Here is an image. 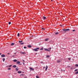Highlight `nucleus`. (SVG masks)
I'll use <instances>...</instances> for the list:
<instances>
[{
	"label": "nucleus",
	"instance_id": "nucleus-19",
	"mask_svg": "<svg viewBox=\"0 0 78 78\" xmlns=\"http://www.w3.org/2000/svg\"><path fill=\"white\" fill-rule=\"evenodd\" d=\"M50 57V55H47L46 58H49Z\"/></svg>",
	"mask_w": 78,
	"mask_h": 78
},
{
	"label": "nucleus",
	"instance_id": "nucleus-17",
	"mask_svg": "<svg viewBox=\"0 0 78 78\" xmlns=\"http://www.w3.org/2000/svg\"><path fill=\"white\" fill-rule=\"evenodd\" d=\"M59 34L58 32H56L55 33V34H56V35H57V34Z\"/></svg>",
	"mask_w": 78,
	"mask_h": 78
},
{
	"label": "nucleus",
	"instance_id": "nucleus-25",
	"mask_svg": "<svg viewBox=\"0 0 78 78\" xmlns=\"http://www.w3.org/2000/svg\"><path fill=\"white\" fill-rule=\"evenodd\" d=\"M22 42H23V41H19V42H20V43Z\"/></svg>",
	"mask_w": 78,
	"mask_h": 78
},
{
	"label": "nucleus",
	"instance_id": "nucleus-41",
	"mask_svg": "<svg viewBox=\"0 0 78 78\" xmlns=\"http://www.w3.org/2000/svg\"><path fill=\"white\" fill-rule=\"evenodd\" d=\"M25 64V63L24 62H23V64Z\"/></svg>",
	"mask_w": 78,
	"mask_h": 78
},
{
	"label": "nucleus",
	"instance_id": "nucleus-33",
	"mask_svg": "<svg viewBox=\"0 0 78 78\" xmlns=\"http://www.w3.org/2000/svg\"><path fill=\"white\" fill-rule=\"evenodd\" d=\"M24 48H27V47H24Z\"/></svg>",
	"mask_w": 78,
	"mask_h": 78
},
{
	"label": "nucleus",
	"instance_id": "nucleus-1",
	"mask_svg": "<svg viewBox=\"0 0 78 78\" xmlns=\"http://www.w3.org/2000/svg\"><path fill=\"white\" fill-rule=\"evenodd\" d=\"M48 49H48L44 48V50H45V51H51V48H48Z\"/></svg>",
	"mask_w": 78,
	"mask_h": 78
},
{
	"label": "nucleus",
	"instance_id": "nucleus-21",
	"mask_svg": "<svg viewBox=\"0 0 78 78\" xmlns=\"http://www.w3.org/2000/svg\"><path fill=\"white\" fill-rule=\"evenodd\" d=\"M20 44H21V45H23V44H24V43H21Z\"/></svg>",
	"mask_w": 78,
	"mask_h": 78
},
{
	"label": "nucleus",
	"instance_id": "nucleus-14",
	"mask_svg": "<svg viewBox=\"0 0 78 78\" xmlns=\"http://www.w3.org/2000/svg\"><path fill=\"white\" fill-rule=\"evenodd\" d=\"M17 64H20V62L18 61L16 62Z\"/></svg>",
	"mask_w": 78,
	"mask_h": 78
},
{
	"label": "nucleus",
	"instance_id": "nucleus-40",
	"mask_svg": "<svg viewBox=\"0 0 78 78\" xmlns=\"http://www.w3.org/2000/svg\"><path fill=\"white\" fill-rule=\"evenodd\" d=\"M2 55V54L1 53H0V55Z\"/></svg>",
	"mask_w": 78,
	"mask_h": 78
},
{
	"label": "nucleus",
	"instance_id": "nucleus-11",
	"mask_svg": "<svg viewBox=\"0 0 78 78\" xmlns=\"http://www.w3.org/2000/svg\"><path fill=\"white\" fill-rule=\"evenodd\" d=\"M28 48H31V46L30 45H29L28 46Z\"/></svg>",
	"mask_w": 78,
	"mask_h": 78
},
{
	"label": "nucleus",
	"instance_id": "nucleus-16",
	"mask_svg": "<svg viewBox=\"0 0 78 78\" xmlns=\"http://www.w3.org/2000/svg\"><path fill=\"white\" fill-rule=\"evenodd\" d=\"M16 65H13V67L15 68L16 67Z\"/></svg>",
	"mask_w": 78,
	"mask_h": 78
},
{
	"label": "nucleus",
	"instance_id": "nucleus-12",
	"mask_svg": "<svg viewBox=\"0 0 78 78\" xmlns=\"http://www.w3.org/2000/svg\"><path fill=\"white\" fill-rule=\"evenodd\" d=\"M14 45V43H12L11 44V45L12 46V45Z\"/></svg>",
	"mask_w": 78,
	"mask_h": 78
},
{
	"label": "nucleus",
	"instance_id": "nucleus-32",
	"mask_svg": "<svg viewBox=\"0 0 78 78\" xmlns=\"http://www.w3.org/2000/svg\"><path fill=\"white\" fill-rule=\"evenodd\" d=\"M68 59L69 60H70V59H71V58H69Z\"/></svg>",
	"mask_w": 78,
	"mask_h": 78
},
{
	"label": "nucleus",
	"instance_id": "nucleus-38",
	"mask_svg": "<svg viewBox=\"0 0 78 78\" xmlns=\"http://www.w3.org/2000/svg\"><path fill=\"white\" fill-rule=\"evenodd\" d=\"M45 67H43V69H45Z\"/></svg>",
	"mask_w": 78,
	"mask_h": 78
},
{
	"label": "nucleus",
	"instance_id": "nucleus-5",
	"mask_svg": "<svg viewBox=\"0 0 78 78\" xmlns=\"http://www.w3.org/2000/svg\"><path fill=\"white\" fill-rule=\"evenodd\" d=\"M5 56V55L4 54H2L1 55V57L2 58H4Z\"/></svg>",
	"mask_w": 78,
	"mask_h": 78
},
{
	"label": "nucleus",
	"instance_id": "nucleus-6",
	"mask_svg": "<svg viewBox=\"0 0 78 78\" xmlns=\"http://www.w3.org/2000/svg\"><path fill=\"white\" fill-rule=\"evenodd\" d=\"M57 62H58V63H59L60 62H61V61L59 60H57Z\"/></svg>",
	"mask_w": 78,
	"mask_h": 78
},
{
	"label": "nucleus",
	"instance_id": "nucleus-8",
	"mask_svg": "<svg viewBox=\"0 0 78 78\" xmlns=\"http://www.w3.org/2000/svg\"><path fill=\"white\" fill-rule=\"evenodd\" d=\"M42 19L44 20H45V19H46V17L45 16H43V17H42Z\"/></svg>",
	"mask_w": 78,
	"mask_h": 78
},
{
	"label": "nucleus",
	"instance_id": "nucleus-43",
	"mask_svg": "<svg viewBox=\"0 0 78 78\" xmlns=\"http://www.w3.org/2000/svg\"><path fill=\"white\" fill-rule=\"evenodd\" d=\"M51 1L52 2V1H53V0H51Z\"/></svg>",
	"mask_w": 78,
	"mask_h": 78
},
{
	"label": "nucleus",
	"instance_id": "nucleus-22",
	"mask_svg": "<svg viewBox=\"0 0 78 78\" xmlns=\"http://www.w3.org/2000/svg\"><path fill=\"white\" fill-rule=\"evenodd\" d=\"M36 77L37 78H39V76H36Z\"/></svg>",
	"mask_w": 78,
	"mask_h": 78
},
{
	"label": "nucleus",
	"instance_id": "nucleus-27",
	"mask_svg": "<svg viewBox=\"0 0 78 78\" xmlns=\"http://www.w3.org/2000/svg\"><path fill=\"white\" fill-rule=\"evenodd\" d=\"M41 30H45V28H42Z\"/></svg>",
	"mask_w": 78,
	"mask_h": 78
},
{
	"label": "nucleus",
	"instance_id": "nucleus-18",
	"mask_svg": "<svg viewBox=\"0 0 78 78\" xmlns=\"http://www.w3.org/2000/svg\"><path fill=\"white\" fill-rule=\"evenodd\" d=\"M17 61V60L16 59H15V60H13L14 62H16Z\"/></svg>",
	"mask_w": 78,
	"mask_h": 78
},
{
	"label": "nucleus",
	"instance_id": "nucleus-30",
	"mask_svg": "<svg viewBox=\"0 0 78 78\" xmlns=\"http://www.w3.org/2000/svg\"><path fill=\"white\" fill-rule=\"evenodd\" d=\"M12 66V65H10V66H9V67H11Z\"/></svg>",
	"mask_w": 78,
	"mask_h": 78
},
{
	"label": "nucleus",
	"instance_id": "nucleus-4",
	"mask_svg": "<svg viewBox=\"0 0 78 78\" xmlns=\"http://www.w3.org/2000/svg\"><path fill=\"white\" fill-rule=\"evenodd\" d=\"M20 54H22L23 55H25V54H26V52H22L21 51L20 52Z\"/></svg>",
	"mask_w": 78,
	"mask_h": 78
},
{
	"label": "nucleus",
	"instance_id": "nucleus-2",
	"mask_svg": "<svg viewBox=\"0 0 78 78\" xmlns=\"http://www.w3.org/2000/svg\"><path fill=\"white\" fill-rule=\"evenodd\" d=\"M38 50H40L39 48H36L32 49V50H34V51H38Z\"/></svg>",
	"mask_w": 78,
	"mask_h": 78
},
{
	"label": "nucleus",
	"instance_id": "nucleus-36",
	"mask_svg": "<svg viewBox=\"0 0 78 78\" xmlns=\"http://www.w3.org/2000/svg\"><path fill=\"white\" fill-rule=\"evenodd\" d=\"M22 76H23V75H24V74H23L21 75Z\"/></svg>",
	"mask_w": 78,
	"mask_h": 78
},
{
	"label": "nucleus",
	"instance_id": "nucleus-37",
	"mask_svg": "<svg viewBox=\"0 0 78 78\" xmlns=\"http://www.w3.org/2000/svg\"><path fill=\"white\" fill-rule=\"evenodd\" d=\"M23 62H25V60H23Z\"/></svg>",
	"mask_w": 78,
	"mask_h": 78
},
{
	"label": "nucleus",
	"instance_id": "nucleus-35",
	"mask_svg": "<svg viewBox=\"0 0 78 78\" xmlns=\"http://www.w3.org/2000/svg\"><path fill=\"white\" fill-rule=\"evenodd\" d=\"M8 70H11V68H9L8 69Z\"/></svg>",
	"mask_w": 78,
	"mask_h": 78
},
{
	"label": "nucleus",
	"instance_id": "nucleus-15",
	"mask_svg": "<svg viewBox=\"0 0 78 78\" xmlns=\"http://www.w3.org/2000/svg\"><path fill=\"white\" fill-rule=\"evenodd\" d=\"M48 40V38H46L45 40V41H47Z\"/></svg>",
	"mask_w": 78,
	"mask_h": 78
},
{
	"label": "nucleus",
	"instance_id": "nucleus-23",
	"mask_svg": "<svg viewBox=\"0 0 78 78\" xmlns=\"http://www.w3.org/2000/svg\"><path fill=\"white\" fill-rule=\"evenodd\" d=\"M11 22H9V25H11Z\"/></svg>",
	"mask_w": 78,
	"mask_h": 78
},
{
	"label": "nucleus",
	"instance_id": "nucleus-7",
	"mask_svg": "<svg viewBox=\"0 0 78 78\" xmlns=\"http://www.w3.org/2000/svg\"><path fill=\"white\" fill-rule=\"evenodd\" d=\"M47 69H48V66H46V68H45V71H47Z\"/></svg>",
	"mask_w": 78,
	"mask_h": 78
},
{
	"label": "nucleus",
	"instance_id": "nucleus-10",
	"mask_svg": "<svg viewBox=\"0 0 78 78\" xmlns=\"http://www.w3.org/2000/svg\"><path fill=\"white\" fill-rule=\"evenodd\" d=\"M22 73V72L21 71H18V73Z\"/></svg>",
	"mask_w": 78,
	"mask_h": 78
},
{
	"label": "nucleus",
	"instance_id": "nucleus-3",
	"mask_svg": "<svg viewBox=\"0 0 78 78\" xmlns=\"http://www.w3.org/2000/svg\"><path fill=\"white\" fill-rule=\"evenodd\" d=\"M62 31H65V32H66V31H69L70 30L69 29H62Z\"/></svg>",
	"mask_w": 78,
	"mask_h": 78
},
{
	"label": "nucleus",
	"instance_id": "nucleus-28",
	"mask_svg": "<svg viewBox=\"0 0 78 78\" xmlns=\"http://www.w3.org/2000/svg\"><path fill=\"white\" fill-rule=\"evenodd\" d=\"M76 71H78V69H76L75 70V72H76Z\"/></svg>",
	"mask_w": 78,
	"mask_h": 78
},
{
	"label": "nucleus",
	"instance_id": "nucleus-20",
	"mask_svg": "<svg viewBox=\"0 0 78 78\" xmlns=\"http://www.w3.org/2000/svg\"><path fill=\"white\" fill-rule=\"evenodd\" d=\"M16 71H18V70H19V69H17V68H16Z\"/></svg>",
	"mask_w": 78,
	"mask_h": 78
},
{
	"label": "nucleus",
	"instance_id": "nucleus-26",
	"mask_svg": "<svg viewBox=\"0 0 78 78\" xmlns=\"http://www.w3.org/2000/svg\"><path fill=\"white\" fill-rule=\"evenodd\" d=\"M76 67H78V64H76L75 65Z\"/></svg>",
	"mask_w": 78,
	"mask_h": 78
},
{
	"label": "nucleus",
	"instance_id": "nucleus-39",
	"mask_svg": "<svg viewBox=\"0 0 78 78\" xmlns=\"http://www.w3.org/2000/svg\"><path fill=\"white\" fill-rule=\"evenodd\" d=\"M7 55H9V53H8Z\"/></svg>",
	"mask_w": 78,
	"mask_h": 78
},
{
	"label": "nucleus",
	"instance_id": "nucleus-29",
	"mask_svg": "<svg viewBox=\"0 0 78 78\" xmlns=\"http://www.w3.org/2000/svg\"><path fill=\"white\" fill-rule=\"evenodd\" d=\"M78 71H77L76 73V74H78Z\"/></svg>",
	"mask_w": 78,
	"mask_h": 78
},
{
	"label": "nucleus",
	"instance_id": "nucleus-46",
	"mask_svg": "<svg viewBox=\"0 0 78 78\" xmlns=\"http://www.w3.org/2000/svg\"><path fill=\"white\" fill-rule=\"evenodd\" d=\"M77 78H78V77Z\"/></svg>",
	"mask_w": 78,
	"mask_h": 78
},
{
	"label": "nucleus",
	"instance_id": "nucleus-42",
	"mask_svg": "<svg viewBox=\"0 0 78 78\" xmlns=\"http://www.w3.org/2000/svg\"><path fill=\"white\" fill-rule=\"evenodd\" d=\"M68 67H70V66H68Z\"/></svg>",
	"mask_w": 78,
	"mask_h": 78
},
{
	"label": "nucleus",
	"instance_id": "nucleus-31",
	"mask_svg": "<svg viewBox=\"0 0 78 78\" xmlns=\"http://www.w3.org/2000/svg\"><path fill=\"white\" fill-rule=\"evenodd\" d=\"M43 50V48H41L40 49V50Z\"/></svg>",
	"mask_w": 78,
	"mask_h": 78
},
{
	"label": "nucleus",
	"instance_id": "nucleus-24",
	"mask_svg": "<svg viewBox=\"0 0 78 78\" xmlns=\"http://www.w3.org/2000/svg\"><path fill=\"white\" fill-rule=\"evenodd\" d=\"M20 35V34H19V33H18L17 34V36L19 37V36Z\"/></svg>",
	"mask_w": 78,
	"mask_h": 78
},
{
	"label": "nucleus",
	"instance_id": "nucleus-45",
	"mask_svg": "<svg viewBox=\"0 0 78 78\" xmlns=\"http://www.w3.org/2000/svg\"><path fill=\"white\" fill-rule=\"evenodd\" d=\"M72 69V68H71V69Z\"/></svg>",
	"mask_w": 78,
	"mask_h": 78
},
{
	"label": "nucleus",
	"instance_id": "nucleus-34",
	"mask_svg": "<svg viewBox=\"0 0 78 78\" xmlns=\"http://www.w3.org/2000/svg\"><path fill=\"white\" fill-rule=\"evenodd\" d=\"M73 31H75V30H73Z\"/></svg>",
	"mask_w": 78,
	"mask_h": 78
},
{
	"label": "nucleus",
	"instance_id": "nucleus-44",
	"mask_svg": "<svg viewBox=\"0 0 78 78\" xmlns=\"http://www.w3.org/2000/svg\"><path fill=\"white\" fill-rule=\"evenodd\" d=\"M60 26H61V27H62V26L61 25H60Z\"/></svg>",
	"mask_w": 78,
	"mask_h": 78
},
{
	"label": "nucleus",
	"instance_id": "nucleus-13",
	"mask_svg": "<svg viewBox=\"0 0 78 78\" xmlns=\"http://www.w3.org/2000/svg\"><path fill=\"white\" fill-rule=\"evenodd\" d=\"M2 59H3V62H5V58H3Z\"/></svg>",
	"mask_w": 78,
	"mask_h": 78
},
{
	"label": "nucleus",
	"instance_id": "nucleus-9",
	"mask_svg": "<svg viewBox=\"0 0 78 78\" xmlns=\"http://www.w3.org/2000/svg\"><path fill=\"white\" fill-rule=\"evenodd\" d=\"M30 70H32V71H34V69L32 68H30Z\"/></svg>",
	"mask_w": 78,
	"mask_h": 78
}]
</instances>
